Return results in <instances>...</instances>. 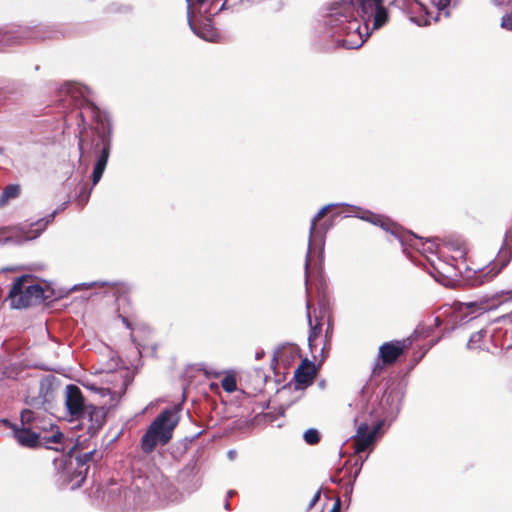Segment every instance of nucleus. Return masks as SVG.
<instances>
[{
  "label": "nucleus",
  "mask_w": 512,
  "mask_h": 512,
  "mask_svg": "<svg viewBox=\"0 0 512 512\" xmlns=\"http://www.w3.org/2000/svg\"><path fill=\"white\" fill-rule=\"evenodd\" d=\"M384 0H339L330 8L327 24L343 35L342 46L360 48L373 30L384 26L388 12Z\"/></svg>",
  "instance_id": "nucleus-1"
},
{
  "label": "nucleus",
  "mask_w": 512,
  "mask_h": 512,
  "mask_svg": "<svg viewBox=\"0 0 512 512\" xmlns=\"http://www.w3.org/2000/svg\"><path fill=\"white\" fill-rule=\"evenodd\" d=\"M179 417L176 410H164L149 426L142 437L141 446L146 453H150L158 445L166 444L172 438V432L178 424Z\"/></svg>",
  "instance_id": "nucleus-2"
},
{
  "label": "nucleus",
  "mask_w": 512,
  "mask_h": 512,
  "mask_svg": "<svg viewBox=\"0 0 512 512\" xmlns=\"http://www.w3.org/2000/svg\"><path fill=\"white\" fill-rule=\"evenodd\" d=\"M45 298L44 289L30 275L18 277L9 292L10 305L14 309H23L41 302Z\"/></svg>",
  "instance_id": "nucleus-3"
},
{
  "label": "nucleus",
  "mask_w": 512,
  "mask_h": 512,
  "mask_svg": "<svg viewBox=\"0 0 512 512\" xmlns=\"http://www.w3.org/2000/svg\"><path fill=\"white\" fill-rule=\"evenodd\" d=\"M127 373L116 371L106 375V386H97L94 383H87L85 387L97 393L102 403L109 407L116 406L126 392L128 379Z\"/></svg>",
  "instance_id": "nucleus-4"
},
{
  "label": "nucleus",
  "mask_w": 512,
  "mask_h": 512,
  "mask_svg": "<svg viewBox=\"0 0 512 512\" xmlns=\"http://www.w3.org/2000/svg\"><path fill=\"white\" fill-rule=\"evenodd\" d=\"M96 132L98 134L100 142L96 144L95 148H98L99 146H101V152H100V155L96 161V164H95V167L93 170V175H92L93 185H96L100 181V179L105 171V168H106V165L108 162V158L110 155V150H111V146H112V126H111L110 121L108 119H106V123H104L101 120V127L98 126L96 128Z\"/></svg>",
  "instance_id": "nucleus-5"
},
{
  "label": "nucleus",
  "mask_w": 512,
  "mask_h": 512,
  "mask_svg": "<svg viewBox=\"0 0 512 512\" xmlns=\"http://www.w3.org/2000/svg\"><path fill=\"white\" fill-rule=\"evenodd\" d=\"M2 423L5 426H8L13 429V435L17 442L26 447H34L38 445L40 442H44L46 444L49 443H59L62 439V433L59 431L58 427H51V435H41L37 434L30 429L26 428H17L14 425L10 424L7 420H3Z\"/></svg>",
  "instance_id": "nucleus-6"
},
{
  "label": "nucleus",
  "mask_w": 512,
  "mask_h": 512,
  "mask_svg": "<svg viewBox=\"0 0 512 512\" xmlns=\"http://www.w3.org/2000/svg\"><path fill=\"white\" fill-rule=\"evenodd\" d=\"M82 421V425L87 427L91 435L96 434L106 421V412L102 407L92 405L86 406L78 416Z\"/></svg>",
  "instance_id": "nucleus-7"
},
{
  "label": "nucleus",
  "mask_w": 512,
  "mask_h": 512,
  "mask_svg": "<svg viewBox=\"0 0 512 512\" xmlns=\"http://www.w3.org/2000/svg\"><path fill=\"white\" fill-rule=\"evenodd\" d=\"M382 427V422L377 423L372 431H369V426L366 423L359 425L355 436L356 452L360 453L365 451L375 440L376 434Z\"/></svg>",
  "instance_id": "nucleus-8"
},
{
  "label": "nucleus",
  "mask_w": 512,
  "mask_h": 512,
  "mask_svg": "<svg viewBox=\"0 0 512 512\" xmlns=\"http://www.w3.org/2000/svg\"><path fill=\"white\" fill-rule=\"evenodd\" d=\"M65 404L72 416H79L85 409L84 399L80 389L75 385H68L65 389Z\"/></svg>",
  "instance_id": "nucleus-9"
},
{
  "label": "nucleus",
  "mask_w": 512,
  "mask_h": 512,
  "mask_svg": "<svg viewBox=\"0 0 512 512\" xmlns=\"http://www.w3.org/2000/svg\"><path fill=\"white\" fill-rule=\"evenodd\" d=\"M403 343L388 342L379 348V356L384 363H393L403 352Z\"/></svg>",
  "instance_id": "nucleus-10"
},
{
  "label": "nucleus",
  "mask_w": 512,
  "mask_h": 512,
  "mask_svg": "<svg viewBox=\"0 0 512 512\" xmlns=\"http://www.w3.org/2000/svg\"><path fill=\"white\" fill-rule=\"evenodd\" d=\"M314 377V366L304 361L295 371L297 383L307 386L312 383Z\"/></svg>",
  "instance_id": "nucleus-11"
},
{
  "label": "nucleus",
  "mask_w": 512,
  "mask_h": 512,
  "mask_svg": "<svg viewBox=\"0 0 512 512\" xmlns=\"http://www.w3.org/2000/svg\"><path fill=\"white\" fill-rule=\"evenodd\" d=\"M362 219H366L367 221H370L371 223L375 225H379L382 227L385 231H390L393 235H398V226L392 222H390L388 219L383 218L379 215H367V216H361Z\"/></svg>",
  "instance_id": "nucleus-12"
},
{
  "label": "nucleus",
  "mask_w": 512,
  "mask_h": 512,
  "mask_svg": "<svg viewBox=\"0 0 512 512\" xmlns=\"http://www.w3.org/2000/svg\"><path fill=\"white\" fill-rule=\"evenodd\" d=\"M187 2V9H188V19H189V24H190V27L192 28V30L201 38H203L204 40H207V41H215V32L211 29H203V30H196L194 25L192 24V20H191V6H192V2L191 0H186Z\"/></svg>",
  "instance_id": "nucleus-13"
},
{
  "label": "nucleus",
  "mask_w": 512,
  "mask_h": 512,
  "mask_svg": "<svg viewBox=\"0 0 512 512\" xmlns=\"http://www.w3.org/2000/svg\"><path fill=\"white\" fill-rule=\"evenodd\" d=\"M307 309L308 310L310 309L309 303L307 304ZM308 319H309V325H310V334H309L308 341H309L310 347L312 348L314 345V342L317 340V338L319 337V335L321 333V325L319 323H316L315 325L312 324L311 315H310L309 311H308Z\"/></svg>",
  "instance_id": "nucleus-14"
},
{
  "label": "nucleus",
  "mask_w": 512,
  "mask_h": 512,
  "mask_svg": "<svg viewBox=\"0 0 512 512\" xmlns=\"http://www.w3.org/2000/svg\"><path fill=\"white\" fill-rule=\"evenodd\" d=\"M332 205H327V206H324L323 208H321L318 213L314 216V218L312 219V222H311V227H310V239L312 237H315L316 234H317V228H316V223L325 216V214L328 212V210L330 209Z\"/></svg>",
  "instance_id": "nucleus-15"
},
{
  "label": "nucleus",
  "mask_w": 512,
  "mask_h": 512,
  "mask_svg": "<svg viewBox=\"0 0 512 512\" xmlns=\"http://www.w3.org/2000/svg\"><path fill=\"white\" fill-rule=\"evenodd\" d=\"M20 188L18 185H9L5 188L2 193L0 203L4 204L7 200L15 198L19 195Z\"/></svg>",
  "instance_id": "nucleus-16"
},
{
  "label": "nucleus",
  "mask_w": 512,
  "mask_h": 512,
  "mask_svg": "<svg viewBox=\"0 0 512 512\" xmlns=\"http://www.w3.org/2000/svg\"><path fill=\"white\" fill-rule=\"evenodd\" d=\"M48 222H49V220H47V221L40 220L37 223H35L34 224V226L36 227L35 230H33L32 232H27L24 235L23 240L27 241V240H32V239L36 238L39 235V233L46 227Z\"/></svg>",
  "instance_id": "nucleus-17"
},
{
  "label": "nucleus",
  "mask_w": 512,
  "mask_h": 512,
  "mask_svg": "<svg viewBox=\"0 0 512 512\" xmlns=\"http://www.w3.org/2000/svg\"><path fill=\"white\" fill-rule=\"evenodd\" d=\"M221 386L228 393L234 392L237 389L235 377L233 375H226L221 381Z\"/></svg>",
  "instance_id": "nucleus-18"
},
{
  "label": "nucleus",
  "mask_w": 512,
  "mask_h": 512,
  "mask_svg": "<svg viewBox=\"0 0 512 512\" xmlns=\"http://www.w3.org/2000/svg\"><path fill=\"white\" fill-rule=\"evenodd\" d=\"M68 92L71 94L72 97L77 98L78 96L86 97V94L89 93V89L84 86H80L77 84L69 85Z\"/></svg>",
  "instance_id": "nucleus-19"
},
{
  "label": "nucleus",
  "mask_w": 512,
  "mask_h": 512,
  "mask_svg": "<svg viewBox=\"0 0 512 512\" xmlns=\"http://www.w3.org/2000/svg\"><path fill=\"white\" fill-rule=\"evenodd\" d=\"M485 335V331L481 330L471 335L469 341H468V348L469 349H475L478 347V343L482 341L483 337Z\"/></svg>",
  "instance_id": "nucleus-20"
},
{
  "label": "nucleus",
  "mask_w": 512,
  "mask_h": 512,
  "mask_svg": "<svg viewBox=\"0 0 512 512\" xmlns=\"http://www.w3.org/2000/svg\"><path fill=\"white\" fill-rule=\"evenodd\" d=\"M304 439L310 445L316 444L319 441V433L316 429H308L304 433Z\"/></svg>",
  "instance_id": "nucleus-21"
},
{
  "label": "nucleus",
  "mask_w": 512,
  "mask_h": 512,
  "mask_svg": "<svg viewBox=\"0 0 512 512\" xmlns=\"http://www.w3.org/2000/svg\"><path fill=\"white\" fill-rule=\"evenodd\" d=\"M501 28L512 31V14H506L502 17L500 22Z\"/></svg>",
  "instance_id": "nucleus-22"
},
{
  "label": "nucleus",
  "mask_w": 512,
  "mask_h": 512,
  "mask_svg": "<svg viewBox=\"0 0 512 512\" xmlns=\"http://www.w3.org/2000/svg\"><path fill=\"white\" fill-rule=\"evenodd\" d=\"M212 0H196V4L199 6L200 13H209L210 10L206 7Z\"/></svg>",
  "instance_id": "nucleus-23"
},
{
  "label": "nucleus",
  "mask_w": 512,
  "mask_h": 512,
  "mask_svg": "<svg viewBox=\"0 0 512 512\" xmlns=\"http://www.w3.org/2000/svg\"><path fill=\"white\" fill-rule=\"evenodd\" d=\"M12 38L13 37L9 33H4L2 36V41L4 42V44L10 45L13 43Z\"/></svg>",
  "instance_id": "nucleus-24"
},
{
  "label": "nucleus",
  "mask_w": 512,
  "mask_h": 512,
  "mask_svg": "<svg viewBox=\"0 0 512 512\" xmlns=\"http://www.w3.org/2000/svg\"><path fill=\"white\" fill-rule=\"evenodd\" d=\"M30 416H31V412L30 411H23L21 413V420H22V422L29 421Z\"/></svg>",
  "instance_id": "nucleus-25"
},
{
  "label": "nucleus",
  "mask_w": 512,
  "mask_h": 512,
  "mask_svg": "<svg viewBox=\"0 0 512 512\" xmlns=\"http://www.w3.org/2000/svg\"><path fill=\"white\" fill-rule=\"evenodd\" d=\"M340 506H341V503H340V500L338 499L335 502V504L333 505V508L331 509V512H339Z\"/></svg>",
  "instance_id": "nucleus-26"
},
{
  "label": "nucleus",
  "mask_w": 512,
  "mask_h": 512,
  "mask_svg": "<svg viewBox=\"0 0 512 512\" xmlns=\"http://www.w3.org/2000/svg\"><path fill=\"white\" fill-rule=\"evenodd\" d=\"M227 455H228V457H229V459H230V460H234V459H235V457H236V455H237V453H236V451H235V450H230V451H228V454H227Z\"/></svg>",
  "instance_id": "nucleus-27"
},
{
  "label": "nucleus",
  "mask_w": 512,
  "mask_h": 512,
  "mask_svg": "<svg viewBox=\"0 0 512 512\" xmlns=\"http://www.w3.org/2000/svg\"><path fill=\"white\" fill-rule=\"evenodd\" d=\"M320 493H316V495L313 498L312 504H314L319 499Z\"/></svg>",
  "instance_id": "nucleus-28"
},
{
  "label": "nucleus",
  "mask_w": 512,
  "mask_h": 512,
  "mask_svg": "<svg viewBox=\"0 0 512 512\" xmlns=\"http://www.w3.org/2000/svg\"><path fill=\"white\" fill-rule=\"evenodd\" d=\"M261 357H262V354H260V353H258V354L256 355V358H257V359H260Z\"/></svg>",
  "instance_id": "nucleus-29"
},
{
  "label": "nucleus",
  "mask_w": 512,
  "mask_h": 512,
  "mask_svg": "<svg viewBox=\"0 0 512 512\" xmlns=\"http://www.w3.org/2000/svg\"><path fill=\"white\" fill-rule=\"evenodd\" d=\"M226 3H223L222 6L219 8V10L224 9Z\"/></svg>",
  "instance_id": "nucleus-30"
},
{
  "label": "nucleus",
  "mask_w": 512,
  "mask_h": 512,
  "mask_svg": "<svg viewBox=\"0 0 512 512\" xmlns=\"http://www.w3.org/2000/svg\"><path fill=\"white\" fill-rule=\"evenodd\" d=\"M308 257H309V254L307 255V258ZM305 266H306V268L308 267V259L306 260Z\"/></svg>",
  "instance_id": "nucleus-31"
},
{
  "label": "nucleus",
  "mask_w": 512,
  "mask_h": 512,
  "mask_svg": "<svg viewBox=\"0 0 512 512\" xmlns=\"http://www.w3.org/2000/svg\"><path fill=\"white\" fill-rule=\"evenodd\" d=\"M90 455H91V453H89V454H85V457H86V458H89V457H90Z\"/></svg>",
  "instance_id": "nucleus-32"
}]
</instances>
